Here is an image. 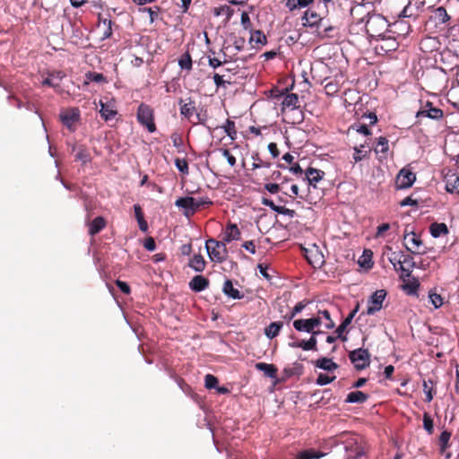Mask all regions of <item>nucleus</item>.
Listing matches in <instances>:
<instances>
[{
  "label": "nucleus",
  "mask_w": 459,
  "mask_h": 459,
  "mask_svg": "<svg viewBox=\"0 0 459 459\" xmlns=\"http://www.w3.org/2000/svg\"><path fill=\"white\" fill-rule=\"evenodd\" d=\"M423 425H424L425 429L429 433H431L433 431V420H431V418L429 417V415L428 413L424 414Z\"/></svg>",
  "instance_id": "55"
},
{
  "label": "nucleus",
  "mask_w": 459,
  "mask_h": 459,
  "mask_svg": "<svg viewBox=\"0 0 459 459\" xmlns=\"http://www.w3.org/2000/svg\"><path fill=\"white\" fill-rule=\"evenodd\" d=\"M143 247H144L148 251H154V250H155V248H156V244H155V241H154L153 238H152V237L147 238L144 240Z\"/></svg>",
  "instance_id": "58"
},
{
  "label": "nucleus",
  "mask_w": 459,
  "mask_h": 459,
  "mask_svg": "<svg viewBox=\"0 0 459 459\" xmlns=\"http://www.w3.org/2000/svg\"><path fill=\"white\" fill-rule=\"evenodd\" d=\"M375 151L385 153L388 151V140L385 137H379Z\"/></svg>",
  "instance_id": "45"
},
{
  "label": "nucleus",
  "mask_w": 459,
  "mask_h": 459,
  "mask_svg": "<svg viewBox=\"0 0 459 459\" xmlns=\"http://www.w3.org/2000/svg\"><path fill=\"white\" fill-rule=\"evenodd\" d=\"M73 152H74L75 160L87 163L91 160V154L88 149L83 145H74L73 147Z\"/></svg>",
  "instance_id": "19"
},
{
  "label": "nucleus",
  "mask_w": 459,
  "mask_h": 459,
  "mask_svg": "<svg viewBox=\"0 0 459 459\" xmlns=\"http://www.w3.org/2000/svg\"><path fill=\"white\" fill-rule=\"evenodd\" d=\"M364 148V145H360V147H355L354 148V154L353 159L355 162L360 161L364 157L367 155V152L362 150Z\"/></svg>",
  "instance_id": "53"
},
{
  "label": "nucleus",
  "mask_w": 459,
  "mask_h": 459,
  "mask_svg": "<svg viewBox=\"0 0 459 459\" xmlns=\"http://www.w3.org/2000/svg\"><path fill=\"white\" fill-rule=\"evenodd\" d=\"M430 233L432 237L438 238L441 235L448 234V228L445 223H437L434 222L430 225L429 228Z\"/></svg>",
  "instance_id": "29"
},
{
  "label": "nucleus",
  "mask_w": 459,
  "mask_h": 459,
  "mask_svg": "<svg viewBox=\"0 0 459 459\" xmlns=\"http://www.w3.org/2000/svg\"><path fill=\"white\" fill-rule=\"evenodd\" d=\"M222 291L225 295L234 299H240L244 297V295L241 294L238 290L234 288L233 283L230 280L225 281Z\"/></svg>",
  "instance_id": "21"
},
{
  "label": "nucleus",
  "mask_w": 459,
  "mask_h": 459,
  "mask_svg": "<svg viewBox=\"0 0 459 459\" xmlns=\"http://www.w3.org/2000/svg\"><path fill=\"white\" fill-rule=\"evenodd\" d=\"M189 266L195 272H203L205 268V261L201 255H195L189 262Z\"/></svg>",
  "instance_id": "32"
},
{
  "label": "nucleus",
  "mask_w": 459,
  "mask_h": 459,
  "mask_svg": "<svg viewBox=\"0 0 459 459\" xmlns=\"http://www.w3.org/2000/svg\"><path fill=\"white\" fill-rule=\"evenodd\" d=\"M335 379V377H329L325 374H319V376L316 378V384L318 385H325L327 384L332 383Z\"/></svg>",
  "instance_id": "51"
},
{
  "label": "nucleus",
  "mask_w": 459,
  "mask_h": 459,
  "mask_svg": "<svg viewBox=\"0 0 459 459\" xmlns=\"http://www.w3.org/2000/svg\"><path fill=\"white\" fill-rule=\"evenodd\" d=\"M282 325H283L282 322L271 323L264 330L265 335L269 339H273V338L276 337L278 335L280 330L281 329Z\"/></svg>",
  "instance_id": "31"
},
{
  "label": "nucleus",
  "mask_w": 459,
  "mask_h": 459,
  "mask_svg": "<svg viewBox=\"0 0 459 459\" xmlns=\"http://www.w3.org/2000/svg\"><path fill=\"white\" fill-rule=\"evenodd\" d=\"M117 288H118L125 294H129L131 292L129 285L126 282L121 281L119 280H117Z\"/></svg>",
  "instance_id": "60"
},
{
  "label": "nucleus",
  "mask_w": 459,
  "mask_h": 459,
  "mask_svg": "<svg viewBox=\"0 0 459 459\" xmlns=\"http://www.w3.org/2000/svg\"><path fill=\"white\" fill-rule=\"evenodd\" d=\"M349 359L357 370H362L370 364V354L366 349H357L349 353Z\"/></svg>",
  "instance_id": "5"
},
{
  "label": "nucleus",
  "mask_w": 459,
  "mask_h": 459,
  "mask_svg": "<svg viewBox=\"0 0 459 459\" xmlns=\"http://www.w3.org/2000/svg\"><path fill=\"white\" fill-rule=\"evenodd\" d=\"M100 114L101 117L105 120H111L115 117V101L113 99L108 100L105 98L104 100H100Z\"/></svg>",
  "instance_id": "11"
},
{
  "label": "nucleus",
  "mask_w": 459,
  "mask_h": 459,
  "mask_svg": "<svg viewBox=\"0 0 459 459\" xmlns=\"http://www.w3.org/2000/svg\"><path fill=\"white\" fill-rule=\"evenodd\" d=\"M411 237L410 236L409 238L405 241L404 247L405 248L412 253L417 255H422L425 254V251H421L420 247L422 246V241L414 232H411Z\"/></svg>",
  "instance_id": "12"
},
{
  "label": "nucleus",
  "mask_w": 459,
  "mask_h": 459,
  "mask_svg": "<svg viewBox=\"0 0 459 459\" xmlns=\"http://www.w3.org/2000/svg\"><path fill=\"white\" fill-rule=\"evenodd\" d=\"M446 190L449 193L459 192V176L456 174H447L446 176Z\"/></svg>",
  "instance_id": "22"
},
{
  "label": "nucleus",
  "mask_w": 459,
  "mask_h": 459,
  "mask_svg": "<svg viewBox=\"0 0 459 459\" xmlns=\"http://www.w3.org/2000/svg\"><path fill=\"white\" fill-rule=\"evenodd\" d=\"M302 21L304 26L314 27L323 24V19L316 12L310 10L305 12Z\"/></svg>",
  "instance_id": "15"
},
{
  "label": "nucleus",
  "mask_w": 459,
  "mask_h": 459,
  "mask_svg": "<svg viewBox=\"0 0 459 459\" xmlns=\"http://www.w3.org/2000/svg\"><path fill=\"white\" fill-rule=\"evenodd\" d=\"M317 340L309 338V340H299L290 342L289 345L292 348H301L304 351H317Z\"/></svg>",
  "instance_id": "16"
},
{
  "label": "nucleus",
  "mask_w": 459,
  "mask_h": 459,
  "mask_svg": "<svg viewBox=\"0 0 459 459\" xmlns=\"http://www.w3.org/2000/svg\"><path fill=\"white\" fill-rule=\"evenodd\" d=\"M419 286H420L419 282L416 280H414L413 282H411V284L405 285L404 288H405V290H408L409 294H412V293L416 292Z\"/></svg>",
  "instance_id": "64"
},
{
  "label": "nucleus",
  "mask_w": 459,
  "mask_h": 459,
  "mask_svg": "<svg viewBox=\"0 0 459 459\" xmlns=\"http://www.w3.org/2000/svg\"><path fill=\"white\" fill-rule=\"evenodd\" d=\"M218 384V378L212 375L205 376V387L208 389L215 388Z\"/></svg>",
  "instance_id": "52"
},
{
  "label": "nucleus",
  "mask_w": 459,
  "mask_h": 459,
  "mask_svg": "<svg viewBox=\"0 0 459 459\" xmlns=\"http://www.w3.org/2000/svg\"><path fill=\"white\" fill-rule=\"evenodd\" d=\"M9 101H10L11 105L15 106L17 108H22V107H26L27 108H29V104L28 103L26 105H24L22 100H20L19 99L15 98L14 96H10L9 97Z\"/></svg>",
  "instance_id": "59"
},
{
  "label": "nucleus",
  "mask_w": 459,
  "mask_h": 459,
  "mask_svg": "<svg viewBox=\"0 0 459 459\" xmlns=\"http://www.w3.org/2000/svg\"><path fill=\"white\" fill-rule=\"evenodd\" d=\"M322 320L320 316L308 319H297L293 322V326L297 331L312 333L316 327L321 325Z\"/></svg>",
  "instance_id": "8"
},
{
  "label": "nucleus",
  "mask_w": 459,
  "mask_h": 459,
  "mask_svg": "<svg viewBox=\"0 0 459 459\" xmlns=\"http://www.w3.org/2000/svg\"><path fill=\"white\" fill-rule=\"evenodd\" d=\"M335 30V28L333 26H325L322 30L317 31V36L320 39H325V38H333V31Z\"/></svg>",
  "instance_id": "44"
},
{
  "label": "nucleus",
  "mask_w": 459,
  "mask_h": 459,
  "mask_svg": "<svg viewBox=\"0 0 459 459\" xmlns=\"http://www.w3.org/2000/svg\"><path fill=\"white\" fill-rule=\"evenodd\" d=\"M388 259L396 271H402L406 277L411 276V270L415 266V262L411 255L403 252H392Z\"/></svg>",
  "instance_id": "3"
},
{
  "label": "nucleus",
  "mask_w": 459,
  "mask_h": 459,
  "mask_svg": "<svg viewBox=\"0 0 459 459\" xmlns=\"http://www.w3.org/2000/svg\"><path fill=\"white\" fill-rule=\"evenodd\" d=\"M435 17L442 23H445L449 19L446 10L444 7H438L436 9Z\"/></svg>",
  "instance_id": "47"
},
{
  "label": "nucleus",
  "mask_w": 459,
  "mask_h": 459,
  "mask_svg": "<svg viewBox=\"0 0 459 459\" xmlns=\"http://www.w3.org/2000/svg\"><path fill=\"white\" fill-rule=\"evenodd\" d=\"M443 110L434 107L430 101H426V103L423 104L420 109L416 113V117L419 121H420V119L423 117H428L433 120H440L443 118Z\"/></svg>",
  "instance_id": "6"
},
{
  "label": "nucleus",
  "mask_w": 459,
  "mask_h": 459,
  "mask_svg": "<svg viewBox=\"0 0 459 459\" xmlns=\"http://www.w3.org/2000/svg\"><path fill=\"white\" fill-rule=\"evenodd\" d=\"M175 165L183 174H188V163L185 159H176Z\"/></svg>",
  "instance_id": "50"
},
{
  "label": "nucleus",
  "mask_w": 459,
  "mask_h": 459,
  "mask_svg": "<svg viewBox=\"0 0 459 459\" xmlns=\"http://www.w3.org/2000/svg\"><path fill=\"white\" fill-rule=\"evenodd\" d=\"M213 13H214L215 16L225 15L227 21H229L230 19V17L232 16L234 11L228 5H222V6L215 8Z\"/></svg>",
  "instance_id": "37"
},
{
  "label": "nucleus",
  "mask_w": 459,
  "mask_h": 459,
  "mask_svg": "<svg viewBox=\"0 0 459 459\" xmlns=\"http://www.w3.org/2000/svg\"><path fill=\"white\" fill-rule=\"evenodd\" d=\"M450 437H451V433L447 430H444L440 434L439 446H440V450L442 453H444L446 451V447L449 446L448 443H449Z\"/></svg>",
  "instance_id": "39"
},
{
  "label": "nucleus",
  "mask_w": 459,
  "mask_h": 459,
  "mask_svg": "<svg viewBox=\"0 0 459 459\" xmlns=\"http://www.w3.org/2000/svg\"><path fill=\"white\" fill-rule=\"evenodd\" d=\"M298 102H299L298 95L295 93H290L284 97L281 104H282L283 108H291L294 110L297 108Z\"/></svg>",
  "instance_id": "35"
},
{
  "label": "nucleus",
  "mask_w": 459,
  "mask_h": 459,
  "mask_svg": "<svg viewBox=\"0 0 459 459\" xmlns=\"http://www.w3.org/2000/svg\"><path fill=\"white\" fill-rule=\"evenodd\" d=\"M325 454L317 452L314 449H307L300 451L296 459H320Z\"/></svg>",
  "instance_id": "33"
},
{
  "label": "nucleus",
  "mask_w": 459,
  "mask_h": 459,
  "mask_svg": "<svg viewBox=\"0 0 459 459\" xmlns=\"http://www.w3.org/2000/svg\"><path fill=\"white\" fill-rule=\"evenodd\" d=\"M137 118L139 120V122L145 126L148 130L150 132H154L155 129H156V126H155V124L153 122V114H152V109L145 105V104H141L138 108V112H137Z\"/></svg>",
  "instance_id": "7"
},
{
  "label": "nucleus",
  "mask_w": 459,
  "mask_h": 459,
  "mask_svg": "<svg viewBox=\"0 0 459 459\" xmlns=\"http://www.w3.org/2000/svg\"><path fill=\"white\" fill-rule=\"evenodd\" d=\"M187 101H184L182 99L179 100V105H180V113L185 117L190 119L195 111V102L189 98L186 100Z\"/></svg>",
  "instance_id": "17"
},
{
  "label": "nucleus",
  "mask_w": 459,
  "mask_h": 459,
  "mask_svg": "<svg viewBox=\"0 0 459 459\" xmlns=\"http://www.w3.org/2000/svg\"><path fill=\"white\" fill-rule=\"evenodd\" d=\"M317 316H320L321 318L324 317V319L327 320V323L325 324L326 329H332L334 327V323L331 319V316L328 310H319L317 313Z\"/></svg>",
  "instance_id": "46"
},
{
  "label": "nucleus",
  "mask_w": 459,
  "mask_h": 459,
  "mask_svg": "<svg viewBox=\"0 0 459 459\" xmlns=\"http://www.w3.org/2000/svg\"><path fill=\"white\" fill-rule=\"evenodd\" d=\"M205 247L208 255L212 262L222 263L228 257L229 252L226 247V243L223 240L218 241L213 238H210L206 241Z\"/></svg>",
  "instance_id": "4"
},
{
  "label": "nucleus",
  "mask_w": 459,
  "mask_h": 459,
  "mask_svg": "<svg viewBox=\"0 0 459 459\" xmlns=\"http://www.w3.org/2000/svg\"><path fill=\"white\" fill-rule=\"evenodd\" d=\"M79 119V115L74 110H68L61 115V120L65 126L71 128Z\"/></svg>",
  "instance_id": "28"
},
{
  "label": "nucleus",
  "mask_w": 459,
  "mask_h": 459,
  "mask_svg": "<svg viewBox=\"0 0 459 459\" xmlns=\"http://www.w3.org/2000/svg\"><path fill=\"white\" fill-rule=\"evenodd\" d=\"M222 155L227 159L228 163L233 167L236 165V158L230 152L228 149H221Z\"/></svg>",
  "instance_id": "56"
},
{
  "label": "nucleus",
  "mask_w": 459,
  "mask_h": 459,
  "mask_svg": "<svg viewBox=\"0 0 459 459\" xmlns=\"http://www.w3.org/2000/svg\"><path fill=\"white\" fill-rule=\"evenodd\" d=\"M212 204V201L207 197L194 198L191 196L181 197L175 202L176 206L185 209V215L187 217L193 215L201 207L208 206Z\"/></svg>",
  "instance_id": "2"
},
{
  "label": "nucleus",
  "mask_w": 459,
  "mask_h": 459,
  "mask_svg": "<svg viewBox=\"0 0 459 459\" xmlns=\"http://www.w3.org/2000/svg\"><path fill=\"white\" fill-rule=\"evenodd\" d=\"M262 204L264 205L269 206L273 211L276 212L279 214L287 215L290 218H293L296 215V212L294 210H290L284 206L276 205L272 200L268 198H263Z\"/></svg>",
  "instance_id": "14"
},
{
  "label": "nucleus",
  "mask_w": 459,
  "mask_h": 459,
  "mask_svg": "<svg viewBox=\"0 0 459 459\" xmlns=\"http://www.w3.org/2000/svg\"><path fill=\"white\" fill-rule=\"evenodd\" d=\"M98 29L103 31L102 39L110 37L112 35L111 20L100 19Z\"/></svg>",
  "instance_id": "34"
},
{
  "label": "nucleus",
  "mask_w": 459,
  "mask_h": 459,
  "mask_svg": "<svg viewBox=\"0 0 459 459\" xmlns=\"http://www.w3.org/2000/svg\"><path fill=\"white\" fill-rule=\"evenodd\" d=\"M209 285V281L203 275L195 276L189 282V287L192 290L200 292L205 290Z\"/></svg>",
  "instance_id": "18"
},
{
  "label": "nucleus",
  "mask_w": 459,
  "mask_h": 459,
  "mask_svg": "<svg viewBox=\"0 0 459 459\" xmlns=\"http://www.w3.org/2000/svg\"><path fill=\"white\" fill-rule=\"evenodd\" d=\"M307 259L314 267H319L324 263V256L317 252L314 255V259L308 255H307Z\"/></svg>",
  "instance_id": "49"
},
{
  "label": "nucleus",
  "mask_w": 459,
  "mask_h": 459,
  "mask_svg": "<svg viewBox=\"0 0 459 459\" xmlns=\"http://www.w3.org/2000/svg\"><path fill=\"white\" fill-rule=\"evenodd\" d=\"M225 133L234 140L237 135V131L235 128V123L230 119H227L226 125L223 126Z\"/></svg>",
  "instance_id": "41"
},
{
  "label": "nucleus",
  "mask_w": 459,
  "mask_h": 459,
  "mask_svg": "<svg viewBox=\"0 0 459 459\" xmlns=\"http://www.w3.org/2000/svg\"><path fill=\"white\" fill-rule=\"evenodd\" d=\"M386 297V291L385 290H377L375 291L368 300V306L367 308L368 315H373L382 308L383 301Z\"/></svg>",
  "instance_id": "9"
},
{
  "label": "nucleus",
  "mask_w": 459,
  "mask_h": 459,
  "mask_svg": "<svg viewBox=\"0 0 459 459\" xmlns=\"http://www.w3.org/2000/svg\"><path fill=\"white\" fill-rule=\"evenodd\" d=\"M368 394L361 391H354L351 392L347 395L345 402L349 403H363L368 400Z\"/></svg>",
  "instance_id": "24"
},
{
  "label": "nucleus",
  "mask_w": 459,
  "mask_h": 459,
  "mask_svg": "<svg viewBox=\"0 0 459 459\" xmlns=\"http://www.w3.org/2000/svg\"><path fill=\"white\" fill-rule=\"evenodd\" d=\"M325 175V172L314 168H309L306 172V178L309 185L316 186V183L320 181Z\"/></svg>",
  "instance_id": "25"
},
{
  "label": "nucleus",
  "mask_w": 459,
  "mask_h": 459,
  "mask_svg": "<svg viewBox=\"0 0 459 459\" xmlns=\"http://www.w3.org/2000/svg\"><path fill=\"white\" fill-rule=\"evenodd\" d=\"M255 368L264 372V376L275 379L277 377V368L273 364H266L264 362H258L255 364Z\"/></svg>",
  "instance_id": "20"
},
{
  "label": "nucleus",
  "mask_w": 459,
  "mask_h": 459,
  "mask_svg": "<svg viewBox=\"0 0 459 459\" xmlns=\"http://www.w3.org/2000/svg\"><path fill=\"white\" fill-rule=\"evenodd\" d=\"M416 180V176L408 169H402L396 177V186L400 189L408 188L412 186Z\"/></svg>",
  "instance_id": "10"
},
{
  "label": "nucleus",
  "mask_w": 459,
  "mask_h": 459,
  "mask_svg": "<svg viewBox=\"0 0 459 459\" xmlns=\"http://www.w3.org/2000/svg\"><path fill=\"white\" fill-rule=\"evenodd\" d=\"M361 119H368L369 126H372L377 122V117L373 112H371L369 114H363L361 117Z\"/></svg>",
  "instance_id": "61"
},
{
  "label": "nucleus",
  "mask_w": 459,
  "mask_h": 459,
  "mask_svg": "<svg viewBox=\"0 0 459 459\" xmlns=\"http://www.w3.org/2000/svg\"><path fill=\"white\" fill-rule=\"evenodd\" d=\"M432 385H433V382L431 380H429V381L424 380L423 381V391L426 394V402H428V403L431 402L433 399Z\"/></svg>",
  "instance_id": "43"
},
{
  "label": "nucleus",
  "mask_w": 459,
  "mask_h": 459,
  "mask_svg": "<svg viewBox=\"0 0 459 459\" xmlns=\"http://www.w3.org/2000/svg\"><path fill=\"white\" fill-rule=\"evenodd\" d=\"M178 65L182 69L191 70L192 58L188 52L185 53L178 60Z\"/></svg>",
  "instance_id": "40"
},
{
  "label": "nucleus",
  "mask_w": 459,
  "mask_h": 459,
  "mask_svg": "<svg viewBox=\"0 0 459 459\" xmlns=\"http://www.w3.org/2000/svg\"><path fill=\"white\" fill-rule=\"evenodd\" d=\"M351 323V316H347L342 323L337 327L335 333H337V337L345 341L347 338L343 336L342 333L345 332L347 326Z\"/></svg>",
  "instance_id": "38"
},
{
  "label": "nucleus",
  "mask_w": 459,
  "mask_h": 459,
  "mask_svg": "<svg viewBox=\"0 0 459 459\" xmlns=\"http://www.w3.org/2000/svg\"><path fill=\"white\" fill-rule=\"evenodd\" d=\"M250 33H251V36L249 39L250 43L255 42V43L262 44V45L266 44V42H267L266 37L261 30H251Z\"/></svg>",
  "instance_id": "36"
},
{
  "label": "nucleus",
  "mask_w": 459,
  "mask_h": 459,
  "mask_svg": "<svg viewBox=\"0 0 459 459\" xmlns=\"http://www.w3.org/2000/svg\"><path fill=\"white\" fill-rule=\"evenodd\" d=\"M264 188L271 194H276L280 191V186L273 183L265 184Z\"/></svg>",
  "instance_id": "62"
},
{
  "label": "nucleus",
  "mask_w": 459,
  "mask_h": 459,
  "mask_svg": "<svg viewBox=\"0 0 459 459\" xmlns=\"http://www.w3.org/2000/svg\"><path fill=\"white\" fill-rule=\"evenodd\" d=\"M241 24L245 30H248L249 31L253 30L251 29L250 18L246 12H243L241 14Z\"/></svg>",
  "instance_id": "54"
},
{
  "label": "nucleus",
  "mask_w": 459,
  "mask_h": 459,
  "mask_svg": "<svg viewBox=\"0 0 459 459\" xmlns=\"http://www.w3.org/2000/svg\"><path fill=\"white\" fill-rule=\"evenodd\" d=\"M358 22L365 23V30L371 38H377L384 35L388 27L387 20L378 13H368Z\"/></svg>",
  "instance_id": "1"
},
{
  "label": "nucleus",
  "mask_w": 459,
  "mask_h": 459,
  "mask_svg": "<svg viewBox=\"0 0 459 459\" xmlns=\"http://www.w3.org/2000/svg\"><path fill=\"white\" fill-rule=\"evenodd\" d=\"M308 304L307 301H300L292 309V311L290 313V315L285 316V318H288L289 320L292 319L297 314L300 313L306 306Z\"/></svg>",
  "instance_id": "42"
},
{
  "label": "nucleus",
  "mask_w": 459,
  "mask_h": 459,
  "mask_svg": "<svg viewBox=\"0 0 459 459\" xmlns=\"http://www.w3.org/2000/svg\"><path fill=\"white\" fill-rule=\"evenodd\" d=\"M429 298L435 308H438L443 305V299L439 294H437L430 290L429 292Z\"/></svg>",
  "instance_id": "48"
},
{
  "label": "nucleus",
  "mask_w": 459,
  "mask_h": 459,
  "mask_svg": "<svg viewBox=\"0 0 459 459\" xmlns=\"http://www.w3.org/2000/svg\"><path fill=\"white\" fill-rule=\"evenodd\" d=\"M65 76L62 71H53L48 74V76L42 82L43 85H48L54 89L59 88L60 81Z\"/></svg>",
  "instance_id": "13"
},
{
  "label": "nucleus",
  "mask_w": 459,
  "mask_h": 459,
  "mask_svg": "<svg viewBox=\"0 0 459 459\" xmlns=\"http://www.w3.org/2000/svg\"><path fill=\"white\" fill-rule=\"evenodd\" d=\"M315 365L316 367L329 372L338 368V365L335 362H333L331 359L325 357L316 360Z\"/></svg>",
  "instance_id": "27"
},
{
  "label": "nucleus",
  "mask_w": 459,
  "mask_h": 459,
  "mask_svg": "<svg viewBox=\"0 0 459 459\" xmlns=\"http://www.w3.org/2000/svg\"><path fill=\"white\" fill-rule=\"evenodd\" d=\"M106 221L104 218L99 216L96 217L91 222L89 223V234L94 236L98 234L102 229H104Z\"/></svg>",
  "instance_id": "26"
},
{
  "label": "nucleus",
  "mask_w": 459,
  "mask_h": 459,
  "mask_svg": "<svg viewBox=\"0 0 459 459\" xmlns=\"http://www.w3.org/2000/svg\"><path fill=\"white\" fill-rule=\"evenodd\" d=\"M246 40L244 38L236 39L233 42V45L238 51H241L245 47Z\"/></svg>",
  "instance_id": "63"
},
{
  "label": "nucleus",
  "mask_w": 459,
  "mask_h": 459,
  "mask_svg": "<svg viewBox=\"0 0 459 459\" xmlns=\"http://www.w3.org/2000/svg\"><path fill=\"white\" fill-rule=\"evenodd\" d=\"M208 63L210 66L215 69L221 65L228 63V60H220L216 57H209Z\"/></svg>",
  "instance_id": "57"
},
{
  "label": "nucleus",
  "mask_w": 459,
  "mask_h": 459,
  "mask_svg": "<svg viewBox=\"0 0 459 459\" xmlns=\"http://www.w3.org/2000/svg\"><path fill=\"white\" fill-rule=\"evenodd\" d=\"M91 82H94L97 83H102V82H106L107 81L102 74L90 71L85 74L83 84L88 85Z\"/></svg>",
  "instance_id": "30"
},
{
  "label": "nucleus",
  "mask_w": 459,
  "mask_h": 459,
  "mask_svg": "<svg viewBox=\"0 0 459 459\" xmlns=\"http://www.w3.org/2000/svg\"><path fill=\"white\" fill-rule=\"evenodd\" d=\"M240 238V231L238 229L236 224H230L226 230L225 235L223 237V241L225 243H229L231 240H238Z\"/></svg>",
  "instance_id": "23"
}]
</instances>
